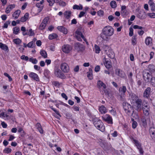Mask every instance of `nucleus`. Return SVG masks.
<instances>
[{
	"label": "nucleus",
	"mask_w": 155,
	"mask_h": 155,
	"mask_svg": "<svg viewBox=\"0 0 155 155\" xmlns=\"http://www.w3.org/2000/svg\"><path fill=\"white\" fill-rule=\"evenodd\" d=\"M142 124L144 127H146L147 126L146 120L145 118H143L142 120Z\"/></svg>",
	"instance_id": "nucleus-49"
},
{
	"label": "nucleus",
	"mask_w": 155,
	"mask_h": 155,
	"mask_svg": "<svg viewBox=\"0 0 155 155\" xmlns=\"http://www.w3.org/2000/svg\"><path fill=\"white\" fill-rule=\"evenodd\" d=\"M10 23V21H7L4 24V26L2 27L3 28H7L8 25Z\"/></svg>",
	"instance_id": "nucleus-52"
},
{
	"label": "nucleus",
	"mask_w": 155,
	"mask_h": 155,
	"mask_svg": "<svg viewBox=\"0 0 155 155\" xmlns=\"http://www.w3.org/2000/svg\"><path fill=\"white\" fill-rule=\"evenodd\" d=\"M146 14L144 12L140 11L137 15V16L140 19H144L146 18Z\"/></svg>",
	"instance_id": "nucleus-23"
},
{
	"label": "nucleus",
	"mask_w": 155,
	"mask_h": 155,
	"mask_svg": "<svg viewBox=\"0 0 155 155\" xmlns=\"http://www.w3.org/2000/svg\"><path fill=\"white\" fill-rule=\"evenodd\" d=\"M94 50L97 54H98L100 53L101 51L100 47L97 45H95Z\"/></svg>",
	"instance_id": "nucleus-32"
},
{
	"label": "nucleus",
	"mask_w": 155,
	"mask_h": 155,
	"mask_svg": "<svg viewBox=\"0 0 155 155\" xmlns=\"http://www.w3.org/2000/svg\"><path fill=\"white\" fill-rule=\"evenodd\" d=\"M20 29L18 27H15L13 28V33L15 35H17Z\"/></svg>",
	"instance_id": "nucleus-43"
},
{
	"label": "nucleus",
	"mask_w": 155,
	"mask_h": 155,
	"mask_svg": "<svg viewBox=\"0 0 155 155\" xmlns=\"http://www.w3.org/2000/svg\"><path fill=\"white\" fill-rule=\"evenodd\" d=\"M149 69L151 72H154L155 70V66L153 64H150L148 66Z\"/></svg>",
	"instance_id": "nucleus-39"
},
{
	"label": "nucleus",
	"mask_w": 155,
	"mask_h": 155,
	"mask_svg": "<svg viewBox=\"0 0 155 155\" xmlns=\"http://www.w3.org/2000/svg\"><path fill=\"white\" fill-rule=\"evenodd\" d=\"M75 49L78 51L82 52L84 50V46L79 43H76L74 45Z\"/></svg>",
	"instance_id": "nucleus-10"
},
{
	"label": "nucleus",
	"mask_w": 155,
	"mask_h": 155,
	"mask_svg": "<svg viewBox=\"0 0 155 155\" xmlns=\"http://www.w3.org/2000/svg\"><path fill=\"white\" fill-rule=\"evenodd\" d=\"M102 120L108 124H112L113 119L108 114L103 115L101 117Z\"/></svg>",
	"instance_id": "nucleus-8"
},
{
	"label": "nucleus",
	"mask_w": 155,
	"mask_h": 155,
	"mask_svg": "<svg viewBox=\"0 0 155 155\" xmlns=\"http://www.w3.org/2000/svg\"><path fill=\"white\" fill-rule=\"evenodd\" d=\"M1 118L4 119L5 120H8L9 118V117L7 113L5 114L4 113V114L3 115V116H2Z\"/></svg>",
	"instance_id": "nucleus-48"
},
{
	"label": "nucleus",
	"mask_w": 155,
	"mask_h": 155,
	"mask_svg": "<svg viewBox=\"0 0 155 155\" xmlns=\"http://www.w3.org/2000/svg\"><path fill=\"white\" fill-rule=\"evenodd\" d=\"M148 4L151 8V10L153 11H155V4L153 2H149Z\"/></svg>",
	"instance_id": "nucleus-31"
},
{
	"label": "nucleus",
	"mask_w": 155,
	"mask_h": 155,
	"mask_svg": "<svg viewBox=\"0 0 155 155\" xmlns=\"http://www.w3.org/2000/svg\"><path fill=\"white\" fill-rule=\"evenodd\" d=\"M60 68L64 73H68L70 71V67L68 64L66 63H62L60 65Z\"/></svg>",
	"instance_id": "nucleus-7"
},
{
	"label": "nucleus",
	"mask_w": 155,
	"mask_h": 155,
	"mask_svg": "<svg viewBox=\"0 0 155 155\" xmlns=\"http://www.w3.org/2000/svg\"><path fill=\"white\" fill-rule=\"evenodd\" d=\"M54 74L56 77L61 79H64L66 78L64 74L58 68H55L54 69Z\"/></svg>",
	"instance_id": "nucleus-5"
},
{
	"label": "nucleus",
	"mask_w": 155,
	"mask_h": 155,
	"mask_svg": "<svg viewBox=\"0 0 155 155\" xmlns=\"http://www.w3.org/2000/svg\"><path fill=\"white\" fill-rule=\"evenodd\" d=\"M109 112L113 115L115 116L116 115V112L115 110L114 109H112L111 110H109Z\"/></svg>",
	"instance_id": "nucleus-62"
},
{
	"label": "nucleus",
	"mask_w": 155,
	"mask_h": 155,
	"mask_svg": "<svg viewBox=\"0 0 155 155\" xmlns=\"http://www.w3.org/2000/svg\"><path fill=\"white\" fill-rule=\"evenodd\" d=\"M86 13L84 12H80L79 14L78 15V17L80 18L82 17L85 14H86Z\"/></svg>",
	"instance_id": "nucleus-61"
},
{
	"label": "nucleus",
	"mask_w": 155,
	"mask_h": 155,
	"mask_svg": "<svg viewBox=\"0 0 155 155\" xmlns=\"http://www.w3.org/2000/svg\"><path fill=\"white\" fill-rule=\"evenodd\" d=\"M57 29L64 34H66L68 33L67 29L65 28L63 26H59L58 27Z\"/></svg>",
	"instance_id": "nucleus-22"
},
{
	"label": "nucleus",
	"mask_w": 155,
	"mask_h": 155,
	"mask_svg": "<svg viewBox=\"0 0 155 155\" xmlns=\"http://www.w3.org/2000/svg\"><path fill=\"white\" fill-rule=\"evenodd\" d=\"M29 61L34 64H36L38 61L36 59L34 58H30L29 59Z\"/></svg>",
	"instance_id": "nucleus-42"
},
{
	"label": "nucleus",
	"mask_w": 155,
	"mask_h": 155,
	"mask_svg": "<svg viewBox=\"0 0 155 155\" xmlns=\"http://www.w3.org/2000/svg\"><path fill=\"white\" fill-rule=\"evenodd\" d=\"M40 54L41 56L44 58H46L47 57V52L44 50H41L40 51Z\"/></svg>",
	"instance_id": "nucleus-36"
},
{
	"label": "nucleus",
	"mask_w": 155,
	"mask_h": 155,
	"mask_svg": "<svg viewBox=\"0 0 155 155\" xmlns=\"http://www.w3.org/2000/svg\"><path fill=\"white\" fill-rule=\"evenodd\" d=\"M71 12L69 11H66L64 13V15L65 18L68 19L70 18Z\"/></svg>",
	"instance_id": "nucleus-29"
},
{
	"label": "nucleus",
	"mask_w": 155,
	"mask_h": 155,
	"mask_svg": "<svg viewBox=\"0 0 155 155\" xmlns=\"http://www.w3.org/2000/svg\"><path fill=\"white\" fill-rule=\"evenodd\" d=\"M142 109L144 114L146 116H148L150 112L149 106L142 104Z\"/></svg>",
	"instance_id": "nucleus-12"
},
{
	"label": "nucleus",
	"mask_w": 155,
	"mask_h": 155,
	"mask_svg": "<svg viewBox=\"0 0 155 155\" xmlns=\"http://www.w3.org/2000/svg\"><path fill=\"white\" fill-rule=\"evenodd\" d=\"M29 16V14L28 13H26L24 16L22 17L20 19L21 22H24L26 21L28 18Z\"/></svg>",
	"instance_id": "nucleus-27"
},
{
	"label": "nucleus",
	"mask_w": 155,
	"mask_h": 155,
	"mask_svg": "<svg viewBox=\"0 0 155 155\" xmlns=\"http://www.w3.org/2000/svg\"><path fill=\"white\" fill-rule=\"evenodd\" d=\"M52 83L55 86H58L60 85V84L58 81H54Z\"/></svg>",
	"instance_id": "nucleus-63"
},
{
	"label": "nucleus",
	"mask_w": 155,
	"mask_h": 155,
	"mask_svg": "<svg viewBox=\"0 0 155 155\" xmlns=\"http://www.w3.org/2000/svg\"><path fill=\"white\" fill-rule=\"evenodd\" d=\"M61 96L62 97L64 98L66 100H67L68 99V97L66 95L65 93H62L61 94Z\"/></svg>",
	"instance_id": "nucleus-64"
},
{
	"label": "nucleus",
	"mask_w": 155,
	"mask_h": 155,
	"mask_svg": "<svg viewBox=\"0 0 155 155\" xmlns=\"http://www.w3.org/2000/svg\"><path fill=\"white\" fill-rule=\"evenodd\" d=\"M21 58L26 61H28L29 59L28 56H25V55H22L21 57Z\"/></svg>",
	"instance_id": "nucleus-58"
},
{
	"label": "nucleus",
	"mask_w": 155,
	"mask_h": 155,
	"mask_svg": "<svg viewBox=\"0 0 155 155\" xmlns=\"http://www.w3.org/2000/svg\"><path fill=\"white\" fill-rule=\"evenodd\" d=\"M92 121L94 125L98 130L102 132L105 131V126L101 120L95 117L93 118Z\"/></svg>",
	"instance_id": "nucleus-2"
},
{
	"label": "nucleus",
	"mask_w": 155,
	"mask_h": 155,
	"mask_svg": "<svg viewBox=\"0 0 155 155\" xmlns=\"http://www.w3.org/2000/svg\"><path fill=\"white\" fill-rule=\"evenodd\" d=\"M21 11L19 10H17L15 11L12 15V17L14 18L15 19L18 18L20 13Z\"/></svg>",
	"instance_id": "nucleus-24"
},
{
	"label": "nucleus",
	"mask_w": 155,
	"mask_h": 155,
	"mask_svg": "<svg viewBox=\"0 0 155 155\" xmlns=\"http://www.w3.org/2000/svg\"><path fill=\"white\" fill-rule=\"evenodd\" d=\"M104 64L105 67L107 68H110L111 67L112 65L110 62L108 61H106L105 62H104Z\"/></svg>",
	"instance_id": "nucleus-35"
},
{
	"label": "nucleus",
	"mask_w": 155,
	"mask_h": 155,
	"mask_svg": "<svg viewBox=\"0 0 155 155\" xmlns=\"http://www.w3.org/2000/svg\"><path fill=\"white\" fill-rule=\"evenodd\" d=\"M115 73L116 74L120 77H123L122 71L119 69H116L115 70Z\"/></svg>",
	"instance_id": "nucleus-33"
},
{
	"label": "nucleus",
	"mask_w": 155,
	"mask_h": 155,
	"mask_svg": "<svg viewBox=\"0 0 155 155\" xmlns=\"http://www.w3.org/2000/svg\"><path fill=\"white\" fill-rule=\"evenodd\" d=\"M149 131L152 138L153 139L155 138V128L151 127L149 129Z\"/></svg>",
	"instance_id": "nucleus-19"
},
{
	"label": "nucleus",
	"mask_w": 155,
	"mask_h": 155,
	"mask_svg": "<svg viewBox=\"0 0 155 155\" xmlns=\"http://www.w3.org/2000/svg\"><path fill=\"white\" fill-rule=\"evenodd\" d=\"M129 96L131 102L133 103L138 98L135 94L133 93H130Z\"/></svg>",
	"instance_id": "nucleus-20"
},
{
	"label": "nucleus",
	"mask_w": 155,
	"mask_h": 155,
	"mask_svg": "<svg viewBox=\"0 0 155 155\" xmlns=\"http://www.w3.org/2000/svg\"><path fill=\"white\" fill-rule=\"evenodd\" d=\"M147 15L151 18H155V13H148Z\"/></svg>",
	"instance_id": "nucleus-51"
},
{
	"label": "nucleus",
	"mask_w": 155,
	"mask_h": 155,
	"mask_svg": "<svg viewBox=\"0 0 155 155\" xmlns=\"http://www.w3.org/2000/svg\"><path fill=\"white\" fill-rule=\"evenodd\" d=\"M44 0H41L40 2H38L36 3V6L38 8V11L39 12H41L43 9V4L44 2Z\"/></svg>",
	"instance_id": "nucleus-14"
},
{
	"label": "nucleus",
	"mask_w": 155,
	"mask_h": 155,
	"mask_svg": "<svg viewBox=\"0 0 155 155\" xmlns=\"http://www.w3.org/2000/svg\"><path fill=\"white\" fill-rule=\"evenodd\" d=\"M30 78L37 81H39V78L38 75L36 73L34 72H31L29 74Z\"/></svg>",
	"instance_id": "nucleus-16"
},
{
	"label": "nucleus",
	"mask_w": 155,
	"mask_h": 155,
	"mask_svg": "<svg viewBox=\"0 0 155 155\" xmlns=\"http://www.w3.org/2000/svg\"><path fill=\"white\" fill-rule=\"evenodd\" d=\"M72 49L71 46L68 45H64L62 48V50L63 52L68 53L70 52Z\"/></svg>",
	"instance_id": "nucleus-11"
},
{
	"label": "nucleus",
	"mask_w": 155,
	"mask_h": 155,
	"mask_svg": "<svg viewBox=\"0 0 155 155\" xmlns=\"http://www.w3.org/2000/svg\"><path fill=\"white\" fill-rule=\"evenodd\" d=\"M15 5H11L8 6L6 8L5 12L7 14L9 13L15 7Z\"/></svg>",
	"instance_id": "nucleus-26"
},
{
	"label": "nucleus",
	"mask_w": 155,
	"mask_h": 155,
	"mask_svg": "<svg viewBox=\"0 0 155 155\" xmlns=\"http://www.w3.org/2000/svg\"><path fill=\"white\" fill-rule=\"evenodd\" d=\"M143 77L144 80L147 82L149 81L152 78L151 74L148 72H144L143 73Z\"/></svg>",
	"instance_id": "nucleus-15"
},
{
	"label": "nucleus",
	"mask_w": 155,
	"mask_h": 155,
	"mask_svg": "<svg viewBox=\"0 0 155 155\" xmlns=\"http://www.w3.org/2000/svg\"><path fill=\"white\" fill-rule=\"evenodd\" d=\"M127 91L126 87L125 86H123L122 87H121L119 89V91L120 92H123L124 93Z\"/></svg>",
	"instance_id": "nucleus-44"
},
{
	"label": "nucleus",
	"mask_w": 155,
	"mask_h": 155,
	"mask_svg": "<svg viewBox=\"0 0 155 155\" xmlns=\"http://www.w3.org/2000/svg\"><path fill=\"white\" fill-rule=\"evenodd\" d=\"M135 145L137 147V148L139 150L140 154L143 155L144 153V151L141 147V145L137 141H135Z\"/></svg>",
	"instance_id": "nucleus-18"
},
{
	"label": "nucleus",
	"mask_w": 155,
	"mask_h": 155,
	"mask_svg": "<svg viewBox=\"0 0 155 155\" xmlns=\"http://www.w3.org/2000/svg\"><path fill=\"white\" fill-rule=\"evenodd\" d=\"M76 33L77 34L76 35V37L78 41H81V38H82L84 40H85V38L81 32L79 31H77Z\"/></svg>",
	"instance_id": "nucleus-13"
},
{
	"label": "nucleus",
	"mask_w": 155,
	"mask_h": 155,
	"mask_svg": "<svg viewBox=\"0 0 155 155\" xmlns=\"http://www.w3.org/2000/svg\"><path fill=\"white\" fill-rule=\"evenodd\" d=\"M123 108L126 113L129 115L133 112V109L131 106L126 102L123 103Z\"/></svg>",
	"instance_id": "nucleus-3"
},
{
	"label": "nucleus",
	"mask_w": 155,
	"mask_h": 155,
	"mask_svg": "<svg viewBox=\"0 0 155 155\" xmlns=\"http://www.w3.org/2000/svg\"><path fill=\"white\" fill-rule=\"evenodd\" d=\"M114 30L110 26H108L105 27L101 34V38L104 41H108L110 39V37L114 33Z\"/></svg>",
	"instance_id": "nucleus-1"
},
{
	"label": "nucleus",
	"mask_w": 155,
	"mask_h": 155,
	"mask_svg": "<svg viewBox=\"0 0 155 155\" xmlns=\"http://www.w3.org/2000/svg\"><path fill=\"white\" fill-rule=\"evenodd\" d=\"M104 50L108 56L110 58L113 59L114 57V54L110 48L107 46H105Z\"/></svg>",
	"instance_id": "nucleus-4"
},
{
	"label": "nucleus",
	"mask_w": 155,
	"mask_h": 155,
	"mask_svg": "<svg viewBox=\"0 0 155 155\" xmlns=\"http://www.w3.org/2000/svg\"><path fill=\"white\" fill-rule=\"evenodd\" d=\"M35 45V43L33 41L30 42L27 44V46L28 48H33Z\"/></svg>",
	"instance_id": "nucleus-46"
},
{
	"label": "nucleus",
	"mask_w": 155,
	"mask_h": 155,
	"mask_svg": "<svg viewBox=\"0 0 155 155\" xmlns=\"http://www.w3.org/2000/svg\"><path fill=\"white\" fill-rule=\"evenodd\" d=\"M47 2L49 3V5L50 6L53 5L54 3V0H47Z\"/></svg>",
	"instance_id": "nucleus-56"
},
{
	"label": "nucleus",
	"mask_w": 155,
	"mask_h": 155,
	"mask_svg": "<svg viewBox=\"0 0 155 155\" xmlns=\"http://www.w3.org/2000/svg\"><path fill=\"white\" fill-rule=\"evenodd\" d=\"M13 42L16 45H19L22 42L21 40L19 38L14 39L13 40Z\"/></svg>",
	"instance_id": "nucleus-38"
},
{
	"label": "nucleus",
	"mask_w": 155,
	"mask_h": 155,
	"mask_svg": "<svg viewBox=\"0 0 155 155\" xmlns=\"http://www.w3.org/2000/svg\"><path fill=\"white\" fill-rule=\"evenodd\" d=\"M129 35L132 36L133 35V29L132 28L130 27L129 28Z\"/></svg>",
	"instance_id": "nucleus-60"
},
{
	"label": "nucleus",
	"mask_w": 155,
	"mask_h": 155,
	"mask_svg": "<svg viewBox=\"0 0 155 155\" xmlns=\"http://www.w3.org/2000/svg\"><path fill=\"white\" fill-rule=\"evenodd\" d=\"M0 48L5 51L8 50V46L5 44H3L2 42H0Z\"/></svg>",
	"instance_id": "nucleus-28"
},
{
	"label": "nucleus",
	"mask_w": 155,
	"mask_h": 155,
	"mask_svg": "<svg viewBox=\"0 0 155 155\" xmlns=\"http://www.w3.org/2000/svg\"><path fill=\"white\" fill-rule=\"evenodd\" d=\"M73 8L74 9L82 10L83 9V6L81 5H75L73 6Z\"/></svg>",
	"instance_id": "nucleus-34"
},
{
	"label": "nucleus",
	"mask_w": 155,
	"mask_h": 155,
	"mask_svg": "<svg viewBox=\"0 0 155 155\" xmlns=\"http://www.w3.org/2000/svg\"><path fill=\"white\" fill-rule=\"evenodd\" d=\"M135 106L136 107V109L137 111H140L142 107V104H145L144 102H142L141 99L138 98L136 100Z\"/></svg>",
	"instance_id": "nucleus-6"
},
{
	"label": "nucleus",
	"mask_w": 155,
	"mask_h": 155,
	"mask_svg": "<svg viewBox=\"0 0 155 155\" xmlns=\"http://www.w3.org/2000/svg\"><path fill=\"white\" fill-rule=\"evenodd\" d=\"M110 5L112 8H114L117 7V4L116 2L114 1H112L110 3Z\"/></svg>",
	"instance_id": "nucleus-40"
},
{
	"label": "nucleus",
	"mask_w": 155,
	"mask_h": 155,
	"mask_svg": "<svg viewBox=\"0 0 155 155\" xmlns=\"http://www.w3.org/2000/svg\"><path fill=\"white\" fill-rule=\"evenodd\" d=\"M97 86L99 88L103 87L104 89L106 88V85L102 81L99 80L98 81L97 83Z\"/></svg>",
	"instance_id": "nucleus-25"
},
{
	"label": "nucleus",
	"mask_w": 155,
	"mask_h": 155,
	"mask_svg": "<svg viewBox=\"0 0 155 155\" xmlns=\"http://www.w3.org/2000/svg\"><path fill=\"white\" fill-rule=\"evenodd\" d=\"M151 83L153 87H155V77H153L151 78Z\"/></svg>",
	"instance_id": "nucleus-53"
},
{
	"label": "nucleus",
	"mask_w": 155,
	"mask_h": 155,
	"mask_svg": "<svg viewBox=\"0 0 155 155\" xmlns=\"http://www.w3.org/2000/svg\"><path fill=\"white\" fill-rule=\"evenodd\" d=\"M49 20V18L48 17H45L43 19L42 21L39 26V29L40 30L44 29L45 28Z\"/></svg>",
	"instance_id": "nucleus-9"
},
{
	"label": "nucleus",
	"mask_w": 155,
	"mask_h": 155,
	"mask_svg": "<svg viewBox=\"0 0 155 155\" xmlns=\"http://www.w3.org/2000/svg\"><path fill=\"white\" fill-rule=\"evenodd\" d=\"M12 151V149L9 148H6L3 150V152L5 153H9Z\"/></svg>",
	"instance_id": "nucleus-47"
},
{
	"label": "nucleus",
	"mask_w": 155,
	"mask_h": 155,
	"mask_svg": "<svg viewBox=\"0 0 155 155\" xmlns=\"http://www.w3.org/2000/svg\"><path fill=\"white\" fill-rule=\"evenodd\" d=\"M145 44L147 45H149L152 43V39L150 37H147L145 39Z\"/></svg>",
	"instance_id": "nucleus-30"
},
{
	"label": "nucleus",
	"mask_w": 155,
	"mask_h": 155,
	"mask_svg": "<svg viewBox=\"0 0 155 155\" xmlns=\"http://www.w3.org/2000/svg\"><path fill=\"white\" fill-rule=\"evenodd\" d=\"M131 120L133 121L132 123V127L133 129H135L137 127V124L136 121L134 120V119H132Z\"/></svg>",
	"instance_id": "nucleus-45"
},
{
	"label": "nucleus",
	"mask_w": 155,
	"mask_h": 155,
	"mask_svg": "<svg viewBox=\"0 0 155 155\" xmlns=\"http://www.w3.org/2000/svg\"><path fill=\"white\" fill-rule=\"evenodd\" d=\"M151 91V88L150 87H147L145 90L143 96L146 98H148L150 95Z\"/></svg>",
	"instance_id": "nucleus-21"
},
{
	"label": "nucleus",
	"mask_w": 155,
	"mask_h": 155,
	"mask_svg": "<svg viewBox=\"0 0 155 155\" xmlns=\"http://www.w3.org/2000/svg\"><path fill=\"white\" fill-rule=\"evenodd\" d=\"M132 43L133 45H135L137 43V36H134L132 38Z\"/></svg>",
	"instance_id": "nucleus-41"
},
{
	"label": "nucleus",
	"mask_w": 155,
	"mask_h": 155,
	"mask_svg": "<svg viewBox=\"0 0 155 155\" xmlns=\"http://www.w3.org/2000/svg\"><path fill=\"white\" fill-rule=\"evenodd\" d=\"M58 37L57 35L55 33H53L49 35L48 38L50 40H52L57 38Z\"/></svg>",
	"instance_id": "nucleus-37"
},
{
	"label": "nucleus",
	"mask_w": 155,
	"mask_h": 155,
	"mask_svg": "<svg viewBox=\"0 0 155 155\" xmlns=\"http://www.w3.org/2000/svg\"><path fill=\"white\" fill-rule=\"evenodd\" d=\"M59 5L61 6L64 7L66 5V3L62 0H60Z\"/></svg>",
	"instance_id": "nucleus-50"
},
{
	"label": "nucleus",
	"mask_w": 155,
	"mask_h": 155,
	"mask_svg": "<svg viewBox=\"0 0 155 155\" xmlns=\"http://www.w3.org/2000/svg\"><path fill=\"white\" fill-rule=\"evenodd\" d=\"M99 111L101 114H104L106 113L107 111V109L103 105H101L99 107Z\"/></svg>",
	"instance_id": "nucleus-17"
},
{
	"label": "nucleus",
	"mask_w": 155,
	"mask_h": 155,
	"mask_svg": "<svg viewBox=\"0 0 155 155\" xmlns=\"http://www.w3.org/2000/svg\"><path fill=\"white\" fill-rule=\"evenodd\" d=\"M87 76L90 80L93 78L92 73L91 72H87Z\"/></svg>",
	"instance_id": "nucleus-55"
},
{
	"label": "nucleus",
	"mask_w": 155,
	"mask_h": 155,
	"mask_svg": "<svg viewBox=\"0 0 155 155\" xmlns=\"http://www.w3.org/2000/svg\"><path fill=\"white\" fill-rule=\"evenodd\" d=\"M79 70V66L78 65L76 66L74 68V72H78Z\"/></svg>",
	"instance_id": "nucleus-57"
},
{
	"label": "nucleus",
	"mask_w": 155,
	"mask_h": 155,
	"mask_svg": "<svg viewBox=\"0 0 155 155\" xmlns=\"http://www.w3.org/2000/svg\"><path fill=\"white\" fill-rule=\"evenodd\" d=\"M4 74L5 76L7 77L8 78L9 80L10 81H12V78H11L10 76L8 73H4Z\"/></svg>",
	"instance_id": "nucleus-59"
},
{
	"label": "nucleus",
	"mask_w": 155,
	"mask_h": 155,
	"mask_svg": "<svg viewBox=\"0 0 155 155\" xmlns=\"http://www.w3.org/2000/svg\"><path fill=\"white\" fill-rule=\"evenodd\" d=\"M97 14L98 16H101L103 15L104 12L102 10H100L97 12Z\"/></svg>",
	"instance_id": "nucleus-54"
}]
</instances>
